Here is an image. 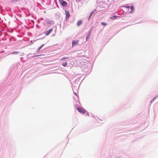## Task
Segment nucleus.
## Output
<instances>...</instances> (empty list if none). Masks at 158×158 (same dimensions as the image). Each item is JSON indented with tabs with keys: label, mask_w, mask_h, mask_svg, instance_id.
I'll list each match as a JSON object with an SVG mask.
<instances>
[{
	"label": "nucleus",
	"mask_w": 158,
	"mask_h": 158,
	"mask_svg": "<svg viewBox=\"0 0 158 158\" xmlns=\"http://www.w3.org/2000/svg\"><path fill=\"white\" fill-rule=\"evenodd\" d=\"M77 110L78 111L80 112V113H81L82 114H84L85 113V111L84 109L82 107H78L77 108Z\"/></svg>",
	"instance_id": "1"
},
{
	"label": "nucleus",
	"mask_w": 158,
	"mask_h": 158,
	"mask_svg": "<svg viewBox=\"0 0 158 158\" xmlns=\"http://www.w3.org/2000/svg\"><path fill=\"white\" fill-rule=\"evenodd\" d=\"M53 31L52 29H50L48 31H45L44 32L45 34L47 36L50 33H51Z\"/></svg>",
	"instance_id": "2"
},
{
	"label": "nucleus",
	"mask_w": 158,
	"mask_h": 158,
	"mask_svg": "<svg viewBox=\"0 0 158 158\" xmlns=\"http://www.w3.org/2000/svg\"><path fill=\"white\" fill-rule=\"evenodd\" d=\"M60 3L61 4L64 6H66L67 5V2L62 0L60 1Z\"/></svg>",
	"instance_id": "3"
},
{
	"label": "nucleus",
	"mask_w": 158,
	"mask_h": 158,
	"mask_svg": "<svg viewBox=\"0 0 158 158\" xmlns=\"http://www.w3.org/2000/svg\"><path fill=\"white\" fill-rule=\"evenodd\" d=\"M65 14H66V18L67 19H68L69 18L70 16V14L69 13V12L68 10H65Z\"/></svg>",
	"instance_id": "4"
},
{
	"label": "nucleus",
	"mask_w": 158,
	"mask_h": 158,
	"mask_svg": "<svg viewBox=\"0 0 158 158\" xmlns=\"http://www.w3.org/2000/svg\"><path fill=\"white\" fill-rule=\"evenodd\" d=\"M79 43V40H77V41H73L72 42V45L73 46H75L78 44Z\"/></svg>",
	"instance_id": "5"
},
{
	"label": "nucleus",
	"mask_w": 158,
	"mask_h": 158,
	"mask_svg": "<svg viewBox=\"0 0 158 158\" xmlns=\"http://www.w3.org/2000/svg\"><path fill=\"white\" fill-rule=\"evenodd\" d=\"M82 23V21L81 20L78 21L77 23V26H79Z\"/></svg>",
	"instance_id": "6"
},
{
	"label": "nucleus",
	"mask_w": 158,
	"mask_h": 158,
	"mask_svg": "<svg viewBox=\"0 0 158 158\" xmlns=\"http://www.w3.org/2000/svg\"><path fill=\"white\" fill-rule=\"evenodd\" d=\"M117 16H113L112 17H110V19H117Z\"/></svg>",
	"instance_id": "7"
},
{
	"label": "nucleus",
	"mask_w": 158,
	"mask_h": 158,
	"mask_svg": "<svg viewBox=\"0 0 158 158\" xmlns=\"http://www.w3.org/2000/svg\"><path fill=\"white\" fill-rule=\"evenodd\" d=\"M19 53V52H12V53H11L10 54H18Z\"/></svg>",
	"instance_id": "8"
},
{
	"label": "nucleus",
	"mask_w": 158,
	"mask_h": 158,
	"mask_svg": "<svg viewBox=\"0 0 158 158\" xmlns=\"http://www.w3.org/2000/svg\"><path fill=\"white\" fill-rule=\"evenodd\" d=\"M67 62H64V63H63L62 64V65L63 66H64V67H65L67 65Z\"/></svg>",
	"instance_id": "9"
},
{
	"label": "nucleus",
	"mask_w": 158,
	"mask_h": 158,
	"mask_svg": "<svg viewBox=\"0 0 158 158\" xmlns=\"http://www.w3.org/2000/svg\"><path fill=\"white\" fill-rule=\"evenodd\" d=\"M101 24L103 25V26H106L107 25V24L106 23H105L104 22H102L101 23Z\"/></svg>",
	"instance_id": "10"
},
{
	"label": "nucleus",
	"mask_w": 158,
	"mask_h": 158,
	"mask_svg": "<svg viewBox=\"0 0 158 158\" xmlns=\"http://www.w3.org/2000/svg\"><path fill=\"white\" fill-rule=\"evenodd\" d=\"M68 59V57H63L62 58H61V59H60V60H64L65 59Z\"/></svg>",
	"instance_id": "11"
},
{
	"label": "nucleus",
	"mask_w": 158,
	"mask_h": 158,
	"mask_svg": "<svg viewBox=\"0 0 158 158\" xmlns=\"http://www.w3.org/2000/svg\"><path fill=\"white\" fill-rule=\"evenodd\" d=\"M93 13V12H91L90 13V14L89 15V18H88V19H89L90 18V17L92 16Z\"/></svg>",
	"instance_id": "12"
},
{
	"label": "nucleus",
	"mask_w": 158,
	"mask_h": 158,
	"mask_svg": "<svg viewBox=\"0 0 158 158\" xmlns=\"http://www.w3.org/2000/svg\"><path fill=\"white\" fill-rule=\"evenodd\" d=\"M44 44L43 45L41 46L38 48V51H39L41 49V48L44 46Z\"/></svg>",
	"instance_id": "13"
},
{
	"label": "nucleus",
	"mask_w": 158,
	"mask_h": 158,
	"mask_svg": "<svg viewBox=\"0 0 158 158\" xmlns=\"http://www.w3.org/2000/svg\"><path fill=\"white\" fill-rule=\"evenodd\" d=\"M130 8L131 9V10L132 11L134 9V7L132 6H131L130 7Z\"/></svg>",
	"instance_id": "14"
},
{
	"label": "nucleus",
	"mask_w": 158,
	"mask_h": 158,
	"mask_svg": "<svg viewBox=\"0 0 158 158\" xmlns=\"http://www.w3.org/2000/svg\"><path fill=\"white\" fill-rule=\"evenodd\" d=\"M89 35H87V36L86 37V39L87 40L88 38L89 37Z\"/></svg>",
	"instance_id": "15"
},
{
	"label": "nucleus",
	"mask_w": 158,
	"mask_h": 158,
	"mask_svg": "<svg viewBox=\"0 0 158 158\" xmlns=\"http://www.w3.org/2000/svg\"><path fill=\"white\" fill-rule=\"evenodd\" d=\"M131 6H127V7L128 8H130V7Z\"/></svg>",
	"instance_id": "16"
},
{
	"label": "nucleus",
	"mask_w": 158,
	"mask_h": 158,
	"mask_svg": "<svg viewBox=\"0 0 158 158\" xmlns=\"http://www.w3.org/2000/svg\"><path fill=\"white\" fill-rule=\"evenodd\" d=\"M41 55H38V56H41Z\"/></svg>",
	"instance_id": "17"
},
{
	"label": "nucleus",
	"mask_w": 158,
	"mask_h": 158,
	"mask_svg": "<svg viewBox=\"0 0 158 158\" xmlns=\"http://www.w3.org/2000/svg\"><path fill=\"white\" fill-rule=\"evenodd\" d=\"M59 0V1H60L61 0Z\"/></svg>",
	"instance_id": "18"
}]
</instances>
